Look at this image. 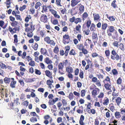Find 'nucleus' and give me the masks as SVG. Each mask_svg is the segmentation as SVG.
<instances>
[{"label":"nucleus","instance_id":"36","mask_svg":"<svg viewBox=\"0 0 125 125\" xmlns=\"http://www.w3.org/2000/svg\"><path fill=\"white\" fill-rule=\"evenodd\" d=\"M0 66L2 69H6L7 68L6 65L3 63H1L0 64Z\"/></svg>","mask_w":125,"mask_h":125},{"label":"nucleus","instance_id":"32","mask_svg":"<svg viewBox=\"0 0 125 125\" xmlns=\"http://www.w3.org/2000/svg\"><path fill=\"white\" fill-rule=\"evenodd\" d=\"M50 40V38L48 36L46 37L44 39V41L48 43H49V42Z\"/></svg>","mask_w":125,"mask_h":125},{"label":"nucleus","instance_id":"15","mask_svg":"<svg viewBox=\"0 0 125 125\" xmlns=\"http://www.w3.org/2000/svg\"><path fill=\"white\" fill-rule=\"evenodd\" d=\"M121 98L120 97H118L115 100L116 102L118 105H119L121 102Z\"/></svg>","mask_w":125,"mask_h":125},{"label":"nucleus","instance_id":"21","mask_svg":"<svg viewBox=\"0 0 125 125\" xmlns=\"http://www.w3.org/2000/svg\"><path fill=\"white\" fill-rule=\"evenodd\" d=\"M118 43V42L115 41L114 42H113L112 44L115 47H116L117 48L119 47Z\"/></svg>","mask_w":125,"mask_h":125},{"label":"nucleus","instance_id":"50","mask_svg":"<svg viewBox=\"0 0 125 125\" xmlns=\"http://www.w3.org/2000/svg\"><path fill=\"white\" fill-rule=\"evenodd\" d=\"M69 54L71 55H74L75 54V53L74 51L73 50H72L70 52Z\"/></svg>","mask_w":125,"mask_h":125},{"label":"nucleus","instance_id":"18","mask_svg":"<svg viewBox=\"0 0 125 125\" xmlns=\"http://www.w3.org/2000/svg\"><path fill=\"white\" fill-rule=\"evenodd\" d=\"M65 48H66L65 51V55L66 56H67L69 52L70 48L69 46H67V47H65Z\"/></svg>","mask_w":125,"mask_h":125},{"label":"nucleus","instance_id":"52","mask_svg":"<svg viewBox=\"0 0 125 125\" xmlns=\"http://www.w3.org/2000/svg\"><path fill=\"white\" fill-rule=\"evenodd\" d=\"M82 50V51L83 52L84 54H86L88 53L87 51L84 48H83Z\"/></svg>","mask_w":125,"mask_h":125},{"label":"nucleus","instance_id":"5","mask_svg":"<svg viewBox=\"0 0 125 125\" xmlns=\"http://www.w3.org/2000/svg\"><path fill=\"white\" fill-rule=\"evenodd\" d=\"M80 2L77 0H72L71 2V6L73 7H74L77 4Z\"/></svg>","mask_w":125,"mask_h":125},{"label":"nucleus","instance_id":"6","mask_svg":"<svg viewBox=\"0 0 125 125\" xmlns=\"http://www.w3.org/2000/svg\"><path fill=\"white\" fill-rule=\"evenodd\" d=\"M88 16V15L87 13L86 12H84L82 16V18L83 21H84L85 20Z\"/></svg>","mask_w":125,"mask_h":125},{"label":"nucleus","instance_id":"8","mask_svg":"<svg viewBox=\"0 0 125 125\" xmlns=\"http://www.w3.org/2000/svg\"><path fill=\"white\" fill-rule=\"evenodd\" d=\"M41 53L44 55L47 53V50L44 48H41Z\"/></svg>","mask_w":125,"mask_h":125},{"label":"nucleus","instance_id":"60","mask_svg":"<svg viewBox=\"0 0 125 125\" xmlns=\"http://www.w3.org/2000/svg\"><path fill=\"white\" fill-rule=\"evenodd\" d=\"M104 95V94L103 93H100L99 95L98 96V98H102L103 97Z\"/></svg>","mask_w":125,"mask_h":125},{"label":"nucleus","instance_id":"27","mask_svg":"<svg viewBox=\"0 0 125 125\" xmlns=\"http://www.w3.org/2000/svg\"><path fill=\"white\" fill-rule=\"evenodd\" d=\"M5 83H9L10 82V78L7 77H5L4 79Z\"/></svg>","mask_w":125,"mask_h":125},{"label":"nucleus","instance_id":"9","mask_svg":"<svg viewBox=\"0 0 125 125\" xmlns=\"http://www.w3.org/2000/svg\"><path fill=\"white\" fill-rule=\"evenodd\" d=\"M93 16L94 20L97 21L99 20L100 18V16L99 14H93Z\"/></svg>","mask_w":125,"mask_h":125},{"label":"nucleus","instance_id":"3","mask_svg":"<svg viewBox=\"0 0 125 125\" xmlns=\"http://www.w3.org/2000/svg\"><path fill=\"white\" fill-rule=\"evenodd\" d=\"M48 20L47 16L46 15L42 14L41 16L40 20L41 21L46 23L47 22Z\"/></svg>","mask_w":125,"mask_h":125},{"label":"nucleus","instance_id":"49","mask_svg":"<svg viewBox=\"0 0 125 125\" xmlns=\"http://www.w3.org/2000/svg\"><path fill=\"white\" fill-rule=\"evenodd\" d=\"M38 46V44L36 43H35L33 46V48L35 50H36L37 49Z\"/></svg>","mask_w":125,"mask_h":125},{"label":"nucleus","instance_id":"40","mask_svg":"<svg viewBox=\"0 0 125 125\" xmlns=\"http://www.w3.org/2000/svg\"><path fill=\"white\" fill-rule=\"evenodd\" d=\"M109 19L111 21H114L115 19V17L113 16L109 17Z\"/></svg>","mask_w":125,"mask_h":125},{"label":"nucleus","instance_id":"41","mask_svg":"<svg viewBox=\"0 0 125 125\" xmlns=\"http://www.w3.org/2000/svg\"><path fill=\"white\" fill-rule=\"evenodd\" d=\"M105 81H107L109 82H110V78L109 76H107L106 77V78H105V79L103 81V82L105 83Z\"/></svg>","mask_w":125,"mask_h":125},{"label":"nucleus","instance_id":"25","mask_svg":"<svg viewBox=\"0 0 125 125\" xmlns=\"http://www.w3.org/2000/svg\"><path fill=\"white\" fill-rule=\"evenodd\" d=\"M61 0H56L55 3L58 6H62V5L61 4Z\"/></svg>","mask_w":125,"mask_h":125},{"label":"nucleus","instance_id":"20","mask_svg":"<svg viewBox=\"0 0 125 125\" xmlns=\"http://www.w3.org/2000/svg\"><path fill=\"white\" fill-rule=\"evenodd\" d=\"M115 116L116 118H118L120 117V113L117 111L116 112L115 114Z\"/></svg>","mask_w":125,"mask_h":125},{"label":"nucleus","instance_id":"10","mask_svg":"<svg viewBox=\"0 0 125 125\" xmlns=\"http://www.w3.org/2000/svg\"><path fill=\"white\" fill-rule=\"evenodd\" d=\"M36 79L35 78L32 79H26L25 81L27 83H31L35 81Z\"/></svg>","mask_w":125,"mask_h":125},{"label":"nucleus","instance_id":"34","mask_svg":"<svg viewBox=\"0 0 125 125\" xmlns=\"http://www.w3.org/2000/svg\"><path fill=\"white\" fill-rule=\"evenodd\" d=\"M122 82V80L120 78H119L117 80V83L118 84H121Z\"/></svg>","mask_w":125,"mask_h":125},{"label":"nucleus","instance_id":"14","mask_svg":"<svg viewBox=\"0 0 125 125\" xmlns=\"http://www.w3.org/2000/svg\"><path fill=\"white\" fill-rule=\"evenodd\" d=\"M45 72L46 75L48 77H50L52 75V73L49 70H46Z\"/></svg>","mask_w":125,"mask_h":125},{"label":"nucleus","instance_id":"45","mask_svg":"<svg viewBox=\"0 0 125 125\" xmlns=\"http://www.w3.org/2000/svg\"><path fill=\"white\" fill-rule=\"evenodd\" d=\"M35 72L36 74L39 75H40L41 74V73L40 71L36 69H35Z\"/></svg>","mask_w":125,"mask_h":125},{"label":"nucleus","instance_id":"33","mask_svg":"<svg viewBox=\"0 0 125 125\" xmlns=\"http://www.w3.org/2000/svg\"><path fill=\"white\" fill-rule=\"evenodd\" d=\"M84 10V7L83 5H81L79 7V10L81 12H83Z\"/></svg>","mask_w":125,"mask_h":125},{"label":"nucleus","instance_id":"55","mask_svg":"<svg viewBox=\"0 0 125 125\" xmlns=\"http://www.w3.org/2000/svg\"><path fill=\"white\" fill-rule=\"evenodd\" d=\"M34 38L35 40L36 41H39L40 40V37H39L34 36Z\"/></svg>","mask_w":125,"mask_h":125},{"label":"nucleus","instance_id":"42","mask_svg":"<svg viewBox=\"0 0 125 125\" xmlns=\"http://www.w3.org/2000/svg\"><path fill=\"white\" fill-rule=\"evenodd\" d=\"M75 17L73 16L72 18H70V19L69 21L70 22H73L74 21L75 22Z\"/></svg>","mask_w":125,"mask_h":125},{"label":"nucleus","instance_id":"26","mask_svg":"<svg viewBox=\"0 0 125 125\" xmlns=\"http://www.w3.org/2000/svg\"><path fill=\"white\" fill-rule=\"evenodd\" d=\"M105 54L106 56L108 58L109 57L110 54V51L109 50H107L105 51Z\"/></svg>","mask_w":125,"mask_h":125},{"label":"nucleus","instance_id":"38","mask_svg":"<svg viewBox=\"0 0 125 125\" xmlns=\"http://www.w3.org/2000/svg\"><path fill=\"white\" fill-rule=\"evenodd\" d=\"M48 44H50L52 46H54L55 45V43L53 40H51Z\"/></svg>","mask_w":125,"mask_h":125},{"label":"nucleus","instance_id":"4","mask_svg":"<svg viewBox=\"0 0 125 125\" xmlns=\"http://www.w3.org/2000/svg\"><path fill=\"white\" fill-rule=\"evenodd\" d=\"M99 90V89L97 88L94 89L92 92V94L94 95V96L96 95L99 93L98 91Z\"/></svg>","mask_w":125,"mask_h":125},{"label":"nucleus","instance_id":"23","mask_svg":"<svg viewBox=\"0 0 125 125\" xmlns=\"http://www.w3.org/2000/svg\"><path fill=\"white\" fill-rule=\"evenodd\" d=\"M77 47L80 50H82L84 48L83 44H78L77 45Z\"/></svg>","mask_w":125,"mask_h":125},{"label":"nucleus","instance_id":"29","mask_svg":"<svg viewBox=\"0 0 125 125\" xmlns=\"http://www.w3.org/2000/svg\"><path fill=\"white\" fill-rule=\"evenodd\" d=\"M119 45L120 49L122 51H124L125 50V48L123 44L122 43H120Z\"/></svg>","mask_w":125,"mask_h":125},{"label":"nucleus","instance_id":"30","mask_svg":"<svg viewBox=\"0 0 125 125\" xmlns=\"http://www.w3.org/2000/svg\"><path fill=\"white\" fill-rule=\"evenodd\" d=\"M116 2L115 0H114L111 3V6L115 8L117 7V5L115 3Z\"/></svg>","mask_w":125,"mask_h":125},{"label":"nucleus","instance_id":"59","mask_svg":"<svg viewBox=\"0 0 125 125\" xmlns=\"http://www.w3.org/2000/svg\"><path fill=\"white\" fill-rule=\"evenodd\" d=\"M111 53L113 55L115 56L117 54L115 50H113L111 52Z\"/></svg>","mask_w":125,"mask_h":125},{"label":"nucleus","instance_id":"57","mask_svg":"<svg viewBox=\"0 0 125 125\" xmlns=\"http://www.w3.org/2000/svg\"><path fill=\"white\" fill-rule=\"evenodd\" d=\"M97 80V78L96 77H93L92 79V81L94 83H95Z\"/></svg>","mask_w":125,"mask_h":125},{"label":"nucleus","instance_id":"62","mask_svg":"<svg viewBox=\"0 0 125 125\" xmlns=\"http://www.w3.org/2000/svg\"><path fill=\"white\" fill-rule=\"evenodd\" d=\"M32 14H33L34 13L35 11V10L33 8H31L30 10Z\"/></svg>","mask_w":125,"mask_h":125},{"label":"nucleus","instance_id":"53","mask_svg":"<svg viewBox=\"0 0 125 125\" xmlns=\"http://www.w3.org/2000/svg\"><path fill=\"white\" fill-rule=\"evenodd\" d=\"M83 72L82 71L80 72V73L79 76L81 78H83Z\"/></svg>","mask_w":125,"mask_h":125},{"label":"nucleus","instance_id":"46","mask_svg":"<svg viewBox=\"0 0 125 125\" xmlns=\"http://www.w3.org/2000/svg\"><path fill=\"white\" fill-rule=\"evenodd\" d=\"M91 21L90 20H89L87 22V27L89 28L91 24Z\"/></svg>","mask_w":125,"mask_h":125},{"label":"nucleus","instance_id":"28","mask_svg":"<svg viewBox=\"0 0 125 125\" xmlns=\"http://www.w3.org/2000/svg\"><path fill=\"white\" fill-rule=\"evenodd\" d=\"M109 99L108 98H107L106 99L104 100L103 104L104 105H107L109 103Z\"/></svg>","mask_w":125,"mask_h":125},{"label":"nucleus","instance_id":"1","mask_svg":"<svg viewBox=\"0 0 125 125\" xmlns=\"http://www.w3.org/2000/svg\"><path fill=\"white\" fill-rule=\"evenodd\" d=\"M64 64H63V63L62 62L60 63L58 65V67L59 69V73L61 74H64L63 73V69L64 67Z\"/></svg>","mask_w":125,"mask_h":125},{"label":"nucleus","instance_id":"16","mask_svg":"<svg viewBox=\"0 0 125 125\" xmlns=\"http://www.w3.org/2000/svg\"><path fill=\"white\" fill-rule=\"evenodd\" d=\"M16 83V81H13L11 82L10 84V86L12 88H14L15 87V84Z\"/></svg>","mask_w":125,"mask_h":125},{"label":"nucleus","instance_id":"54","mask_svg":"<svg viewBox=\"0 0 125 125\" xmlns=\"http://www.w3.org/2000/svg\"><path fill=\"white\" fill-rule=\"evenodd\" d=\"M96 83V84L99 86H101V84L100 83V81L99 80H98Z\"/></svg>","mask_w":125,"mask_h":125},{"label":"nucleus","instance_id":"39","mask_svg":"<svg viewBox=\"0 0 125 125\" xmlns=\"http://www.w3.org/2000/svg\"><path fill=\"white\" fill-rule=\"evenodd\" d=\"M29 64L32 66H34L35 65L34 61H31L29 62Z\"/></svg>","mask_w":125,"mask_h":125},{"label":"nucleus","instance_id":"31","mask_svg":"<svg viewBox=\"0 0 125 125\" xmlns=\"http://www.w3.org/2000/svg\"><path fill=\"white\" fill-rule=\"evenodd\" d=\"M30 121L31 122H37V119L36 117H33L30 119Z\"/></svg>","mask_w":125,"mask_h":125},{"label":"nucleus","instance_id":"63","mask_svg":"<svg viewBox=\"0 0 125 125\" xmlns=\"http://www.w3.org/2000/svg\"><path fill=\"white\" fill-rule=\"evenodd\" d=\"M62 118L61 117H59L58 118L57 121L58 123H59L62 122Z\"/></svg>","mask_w":125,"mask_h":125},{"label":"nucleus","instance_id":"37","mask_svg":"<svg viewBox=\"0 0 125 125\" xmlns=\"http://www.w3.org/2000/svg\"><path fill=\"white\" fill-rule=\"evenodd\" d=\"M107 27V24L106 23H103L102 25V28L103 30H105Z\"/></svg>","mask_w":125,"mask_h":125},{"label":"nucleus","instance_id":"24","mask_svg":"<svg viewBox=\"0 0 125 125\" xmlns=\"http://www.w3.org/2000/svg\"><path fill=\"white\" fill-rule=\"evenodd\" d=\"M82 21V19L80 18H77L76 19H75V23L77 24L79 22H81Z\"/></svg>","mask_w":125,"mask_h":125},{"label":"nucleus","instance_id":"58","mask_svg":"<svg viewBox=\"0 0 125 125\" xmlns=\"http://www.w3.org/2000/svg\"><path fill=\"white\" fill-rule=\"evenodd\" d=\"M94 106L99 107L101 106L100 103L99 102H95L94 104Z\"/></svg>","mask_w":125,"mask_h":125},{"label":"nucleus","instance_id":"44","mask_svg":"<svg viewBox=\"0 0 125 125\" xmlns=\"http://www.w3.org/2000/svg\"><path fill=\"white\" fill-rule=\"evenodd\" d=\"M59 51V49L58 47H56L53 50L54 52L55 53H57Z\"/></svg>","mask_w":125,"mask_h":125},{"label":"nucleus","instance_id":"22","mask_svg":"<svg viewBox=\"0 0 125 125\" xmlns=\"http://www.w3.org/2000/svg\"><path fill=\"white\" fill-rule=\"evenodd\" d=\"M92 38L93 39H98L97 34V33H93L92 34Z\"/></svg>","mask_w":125,"mask_h":125},{"label":"nucleus","instance_id":"64","mask_svg":"<svg viewBox=\"0 0 125 125\" xmlns=\"http://www.w3.org/2000/svg\"><path fill=\"white\" fill-rule=\"evenodd\" d=\"M98 55L97 54L96 52L93 53L92 54V56L93 58L96 57Z\"/></svg>","mask_w":125,"mask_h":125},{"label":"nucleus","instance_id":"56","mask_svg":"<svg viewBox=\"0 0 125 125\" xmlns=\"http://www.w3.org/2000/svg\"><path fill=\"white\" fill-rule=\"evenodd\" d=\"M81 28V26L79 24L78 25L76 26V30L77 31H79Z\"/></svg>","mask_w":125,"mask_h":125},{"label":"nucleus","instance_id":"51","mask_svg":"<svg viewBox=\"0 0 125 125\" xmlns=\"http://www.w3.org/2000/svg\"><path fill=\"white\" fill-rule=\"evenodd\" d=\"M112 73L114 75H116L117 73V71L115 69H114L112 71Z\"/></svg>","mask_w":125,"mask_h":125},{"label":"nucleus","instance_id":"13","mask_svg":"<svg viewBox=\"0 0 125 125\" xmlns=\"http://www.w3.org/2000/svg\"><path fill=\"white\" fill-rule=\"evenodd\" d=\"M109 30L110 32H115L116 33L117 32L115 30L114 27L113 26H110L109 28Z\"/></svg>","mask_w":125,"mask_h":125},{"label":"nucleus","instance_id":"19","mask_svg":"<svg viewBox=\"0 0 125 125\" xmlns=\"http://www.w3.org/2000/svg\"><path fill=\"white\" fill-rule=\"evenodd\" d=\"M42 4L39 1L37 2L35 4V8L36 9H37L39 7L41 6Z\"/></svg>","mask_w":125,"mask_h":125},{"label":"nucleus","instance_id":"35","mask_svg":"<svg viewBox=\"0 0 125 125\" xmlns=\"http://www.w3.org/2000/svg\"><path fill=\"white\" fill-rule=\"evenodd\" d=\"M26 7L25 5H24L22 6L21 7L19 8V10L21 11H22L25 9Z\"/></svg>","mask_w":125,"mask_h":125},{"label":"nucleus","instance_id":"11","mask_svg":"<svg viewBox=\"0 0 125 125\" xmlns=\"http://www.w3.org/2000/svg\"><path fill=\"white\" fill-rule=\"evenodd\" d=\"M66 70L69 73H72L73 71V69L71 67L66 68Z\"/></svg>","mask_w":125,"mask_h":125},{"label":"nucleus","instance_id":"7","mask_svg":"<svg viewBox=\"0 0 125 125\" xmlns=\"http://www.w3.org/2000/svg\"><path fill=\"white\" fill-rule=\"evenodd\" d=\"M44 62L47 64H50L52 63V61L48 57H46L44 59Z\"/></svg>","mask_w":125,"mask_h":125},{"label":"nucleus","instance_id":"47","mask_svg":"<svg viewBox=\"0 0 125 125\" xmlns=\"http://www.w3.org/2000/svg\"><path fill=\"white\" fill-rule=\"evenodd\" d=\"M50 11L51 12V13L53 15H54L55 14H56L57 13V11L55 10L52 9L50 10Z\"/></svg>","mask_w":125,"mask_h":125},{"label":"nucleus","instance_id":"43","mask_svg":"<svg viewBox=\"0 0 125 125\" xmlns=\"http://www.w3.org/2000/svg\"><path fill=\"white\" fill-rule=\"evenodd\" d=\"M85 91L84 90H83L81 91V96H82L83 97L85 96Z\"/></svg>","mask_w":125,"mask_h":125},{"label":"nucleus","instance_id":"2","mask_svg":"<svg viewBox=\"0 0 125 125\" xmlns=\"http://www.w3.org/2000/svg\"><path fill=\"white\" fill-rule=\"evenodd\" d=\"M63 42L64 44L69 43V41L67 40L69 38V36L68 34H65L63 36Z\"/></svg>","mask_w":125,"mask_h":125},{"label":"nucleus","instance_id":"17","mask_svg":"<svg viewBox=\"0 0 125 125\" xmlns=\"http://www.w3.org/2000/svg\"><path fill=\"white\" fill-rule=\"evenodd\" d=\"M95 26V25L94 24H92L90 28L91 30V31H95L96 30Z\"/></svg>","mask_w":125,"mask_h":125},{"label":"nucleus","instance_id":"61","mask_svg":"<svg viewBox=\"0 0 125 125\" xmlns=\"http://www.w3.org/2000/svg\"><path fill=\"white\" fill-rule=\"evenodd\" d=\"M90 32V30L88 29L85 31H84L83 32H84V33L86 35H88L89 34V32Z\"/></svg>","mask_w":125,"mask_h":125},{"label":"nucleus","instance_id":"12","mask_svg":"<svg viewBox=\"0 0 125 125\" xmlns=\"http://www.w3.org/2000/svg\"><path fill=\"white\" fill-rule=\"evenodd\" d=\"M111 85L108 84V83H104V86L105 88L107 90H110L111 88Z\"/></svg>","mask_w":125,"mask_h":125},{"label":"nucleus","instance_id":"48","mask_svg":"<svg viewBox=\"0 0 125 125\" xmlns=\"http://www.w3.org/2000/svg\"><path fill=\"white\" fill-rule=\"evenodd\" d=\"M49 105H53L55 103L53 101V100H50L49 102Z\"/></svg>","mask_w":125,"mask_h":125}]
</instances>
